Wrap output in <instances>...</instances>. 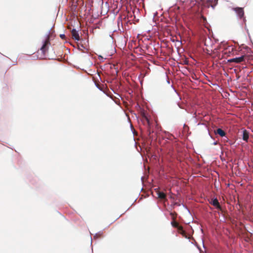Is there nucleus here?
Segmentation results:
<instances>
[{"label":"nucleus","instance_id":"obj_1","mask_svg":"<svg viewBox=\"0 0 253 253\" xmlns=\"http://www.w3.org/2000/svg\"><path fill=\"white\" fill-rule=\"evenodd\" d=\"M50 34H47L42 41V46L40 48V50L44 56H45L47 52L49 46L50 45Z\"/></svg>","mask_w":253,"mask_h":253},{"label":"nucleus","instance_id":"obj_2","mask_svg":"<svg viewBox=\"0 0 253 253\" xmlns=\"http://www.w3.org/2000/svg\"><path fill=\"white\" fill-rule=\"evenodd\" d=\"M209 203L214 206L216 209L221 211L222 209L221 206L218 202V201L216 198L215 199H211V200H209Z\"/></svg>","mask_w":253,"mask_h":253},{"label":"nucleus","instance_id":"obj_3","mask_svg":"<svg viewBox=\"0 0 253 253\" xmlns=\"http://www.w3.org/2000/svg\"><path fill=\"white\" fill-rule=\"evenodd\" d=\"M245 57V55H243L239 57H236V58H232V59L228 60V62H230V63L235 62L236 63H240L244 61Z\"/></svg>","mask_w":253,"mask_h":253},{"label":"nucleus","instance_id":"obj_4","mask_svg":"<svg viewBox=\"0 0 253 253\" xmlns=\"http://www.w3.org/2000/svg\"><path fill=\"white\" fill-rule=\"evenodd\" d=\"M234 10L236 11L240 18H242L244 17V11L243 8L236 7L234 8Z\"/></svg>","mask_w":253,"mask_h":253},{"label":"nucleus","instance_id":"obj_5","mask_svg":"<svg viewBox=\"0 0 253 253\" xmlns=\"http://www.w3.org/2000/svg\"><path fill=\"white\" fill-rule=\"evenodd\" d=\"M217 3V0H207V8H209L210 6H211L214 8Z\"/></svg>","mask_w":253,"mask_h":253},{"label":"nucleus","instance_id":"obj_6","mask_svg":"<svg viewBox=\"0 0 253 253\" xmlns=\"http://www.w3.org/2000/svg\"><path fill=\"white\" fill-rule=\"evenodd\" d=\"M71 35H72V38L73 39H74L75 40H76V41L80 40V36L78 34V31H76V29H73L71 30Z\"/></svg>","mask_w":253,"mask_h":253},{"label":"nucleus","instance_id":"obj_7","mask_svg":"<svg viewBox=\"0 0 253 253\" xmlns=\"http://www.w3.org/2000/svg\"><path fill=\"white\" fill-rule=\"evenodd\" d=\"M214 133L215 134H217L219 135L220 136L223 137L225 136L226 133L225 132L222 130L221 128H217L216 130H214Z\"/></svg>","mask_w":253,"mask_h":253},{"label":"nucleus","instance_id":"obj_8","mask_svg":"<svg viewBox=\"0 0 253 253\" xmlns=\"http://www.w3.org/2000/svg\"><path fill=\"white\" fill-rule=\"evenodd\" d=\"M157 195H158V198H160V199L164 200L165 201L167 200L166 195L164 192L159 191L157 193Z\"/></svg>","mask_w":253,"mask_h":253},{"label":"nucleus","instance_id":"obj_9","mask_svg":"<svg viewBox=\"0 0 253 253\" xmlns=\"http://www.w3.org/2000/svg\"><path fill=\"white\" fill-rule=\"evenodd\" d=\"M143 120H145L147 123L148 126V131H149V135H150L151 133V131L150 129V122L149 119L148 118V117L145 116V115H143Z\"/></svg>","mask_w":253,"mask_h":253},{"label":"nucleus","instance_id":"obj_10","mask_svg":"<svg viewBox=\"0 0 253 253\" xmlns=\"http://www.w3.org/2000/svg\"><path fill=\"white\" fill-rule=\"evenodd\" d=\"M249 139V132L245 129L243 131V139L246 141H248Z\"/></svg>","mask_w":253,"mask_h":253},{"label":"nucleus","instance_id":"obj_11","mask_svg":"<svg viewBox=\"0 0 253 253\" xmlns=\"http://www.w3.org/2000/svg\"><path fill=\"white\" fill-rule=\"evenodd\" d=\"M178 231V232L181 234H182L183 235H184V234H185V231H184L183 229V227L181 225H179L177 228H176Z\"/></svg>","mask_w":253,"mask_h":253},{"label":"nucleus","instance_id":"obj_12","mask_svg":"<svg viewBox=\"0 0 253 253\" xmlns=\"http://www.w3.org/2000/svg\"><path fill=\"white\" fill-rule=\"evenodd\" d=\"M171 224L172 226L175 228H177L179 225V223L175 221V220H172V221L171 222Z\"/></svg>","mask_w":253,"mask_h":253},{"label":"nucleus","instance_id":"obj_13","mask_svg":"<svg viewBox=\"0 0 253 253\" xmlns=\"http://www.w3.org/2000/svg\"><path fill=\"white\" fill-rule=\"evenodd\" d=\"M170 215L171 216V218L172 219V220H175L176 219V213L175 212H171L170 213Z\"/></svg>","mask_w":253,"mask_h":253},{"label":"nucleus","instance_id":"obj_14","mask_svg":"<svg viewBox=\"0 0 253 253\" xmlns=\"http://www.w3.org/2000/svg\"><path fill=\"white\" fill-rule=\"evenodd\" d=\"M233 48L232 47H229L228 48H227L226 49H225V50L224 51V53L226 54L227 51H228L229 52H230V50L233 51Z\"/></svg>","mask_w":253,"mask_h":253},{"label":"nucleus","instance_id":"obj_15","mask_svg":"<svg viewBox=\"0 0 253 253\" xmlns=\"http://www.w3.org/2000/svg\"><path fill=\"white\" fill-rule=\"evenodd\" d=\"M198 248H199V251H200V253H205L206 251H205V252H204L203 251H202V250H201V248H200L199 247H198Z\"/></svg>","mask_w":253,"mask_h":253},{"label":"nucleus","instance_id":"obj_16","mask_svg":"<svg viewBox=\"0 0 253 253\" xmlns=\"http://www.w3.org/2000/svg\"><path fill=\"white\" fill-rule=\"evenodd\" d=\"M60 37H61L62 39H63V38L65 37V35H60Z\"/></svg>","mask_w":253,"mask_h":253},{"label":"nucleus","instance_id":"obj_17","mask_svg":"<svg viewBox=\"0 0 253 253\" xmlns=\"http://www.w3.org/2000/svg\"><path fill=\"white\" fill-rule=\"evenodd\" d=\"M203 247H204V248L205 249H206V247H205V244H204V241H203Z\"/></svg>","mask_w":253,"mask_h":253},{"label":"nucleus","instance_id":"obj_18","mask_svg":"<svg viewBox=\"0 0 253 253\" xmlns=\"http://www.w3.org/2000/svg\"><path fill=\"white\" fill-rule=\"evenodd\" d=\"M202 18L203 19L204 21L206 20V18L203 16H202Z\"/></svg>","mask_w":253,"mask_h":253},{"label":"nucleus","instance_id":"obj_19","mask_svg":"<svg viewBox=\"0 0 253 253\" xmlns=\"http://www.w3.org/2000/svg\"><path fill=\"white\" fill-rule=\"evenodd\" d=\"M206 54H210V53H209V50L208 49H207V52H206Z\"/></svg>","mask_w":253,"mask_h":253},{"label":"nucleus","instance_id":"obj_20","mask_svg":"<svg viewBox=\"0 0 253 253\" xmlns=\"http://www.w3.org/2000/svg\"><path fill=\"white\" fill-rule=\"evenodd\" d=\"M207 29H208V31L210 32V29H209L207 27Z\"/></svg>","mask_w":253,"mask_h":253},{"label":"nucleus","instance_id":"obj_21","mask_svg":"<svg viewBox=\"0 0 253 253\" xmlns=\"http://www.w3.org/2000/svg\"><path fill=\"white\" fill-rule=\"evenodd\" d=\"M214 144L215 145V144H217V142H215L214 143Z\"/></svg>","mask_w":253,"mask_h":253},{"label":"nucleus","instance_id":"obj_22","mask_svg":"<svg viewBox=\"0 0 253 253\" xmlns=\"http://www.w3.org/2000/svg\"><path fill=\"white\" fill-rule=\"evenodd\" d=\"M204 42V45H206V42Z\"/></svg>","mask_w":253,"mask_h":253}]
</instances>
